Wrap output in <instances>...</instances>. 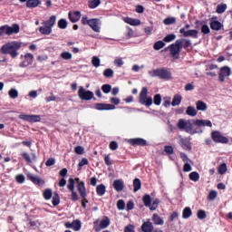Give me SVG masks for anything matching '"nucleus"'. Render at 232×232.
<instances>
[{"label":"nucleus","instance_id":"obj_61","mask_svg":"<svg viewBox=\"0 0 232 232\" xmlns=\"http://www.w3.org/2000/svg\"><path fill=\"white\" fill-rule=\"evenodd\" d=\"M61 57L64 61H70V59H72V54L69 52H63L61 53Z\"/></svg>","mask_w":232,"mask_h":232},{"label":"nucleus","instance_id":"obj_12","mask_svg":"<svg viewBox=\"0 0 232 232\" xmlns=\"http://www.w3.org/2000/svg\"><path fill=\"white\" fill-rule=\"evenodd\" d=\"M179 34H182L183 37H192L193 39L198 38V31L196 29L186 31V28L179 29Z\"/></svg>","mask_w":232,"mask_h":232},{"label":"nucleus","instance_id":"obj_60","mask_svg":"<svg viewBox=\"0 0 232 232\" xmlns=\"http://www.w3.org/2000/svg\"><path fill=\"white\" fill-rule=\"evenodd\" d=\"M25 179H26L24 178V175H23V174H18L15 177V180H16V182H18V184H24Z\"/></svg>","mask_w":232,"mask_h":232},{"label":"nucleus","instance_id":"obj_24","mask_svg":"<svg viewBox=\"0 0 232 232\" xmlns=\"http://www.w3.org/2000/svg\"><path fill=\"white\" fill-rule=\"evenodd\" d=\"M152 222L155 226H164V219L159 214L152 215Z\"/></svg>","mask_w":232,"mask_h":232},{"label":"nucleus","instance_id":"obj_16","mask_svg":"<svg viewBox=\"0 0 232 232\" xmlns=\"http://www.w3.org/2000/svg\"><path fill=\"white\" fill-rule=\"evenodd\" d=\"M179 146L187 151H191L192 150L191 141L188 138H180Z\"/></svg>","mask_w":232,"mask_h":232},{"label":"nucleus","instance_id":"obj_29","mask_svg":"<svg viewBox=\"0 0 232 232\" xmlns=\"http://www.w3.org/2000/svg\"><path fill=\"white\" fill-rule=\"evenodd\" d=\"M41 5V0H27L26 7L27 8H37Z\"/></svg>","mask_w":232,"mask_h":232},{"label":"nucleus","instance_id":"obj_13","mask_svg":"<svg viewBox=\"0 0 232 232\" xmlns=\"http://www.w3.org/2000/svg\"><path fill=\"white\" fill-rule=\"evenodd\" d=\"M27 178L33 184H35L36 186H44L46 184V181L44 179H41L39 176H34L32 174H27Z\"/></svg>","mask_w":232,"mask_h":232},{"label":"nucleus","instance_id":"obj_9","mask_svg":"<svg viewBox=\"0 0 232 232\" xmlns=\"http://www.w3.org/2000/svg\"><path fill=\"white\" fill-rule=\"evenodd\" d=\"M19 119L26 122H41V115L37 114H20Z\"/></svg>","mask_w":232,"mask_h":232},{"label":"nucleus","instance_id":"obj_21","mask_svg":"<svg viewBox=\"0 0 232 232\" xmlns=\"http://www.w3.org/2000/svg\"><path fill=\"white\" fill-rule=\"evenodd\" d=\"M115 191L118 193L124 190V180L122 179H115L112 184Z\"/></svg>","mask_w":232,"mask_h":232},{"label":"nucleus","instance_id":"obj_54","mask_svg":"<svg viewBox=\"0 0 232 232\" xmlns=\"http://www.w3.org/2000/svg\"><path fill=\"white\" fill-rule=\"evenodd\" d=\"M164 151L168 155H173V153H175V149H173V146L171 145H167L164 147Z\"/></svg>","mask_w":232,"mask_h":232},{"label":"nucleus","instance_id":"obj_63","mask_svg":"<svg viewBox=\"0 0 232 232\" xmlns=\"http://www.w3.org/2000/svg\"><path fill=\"white\" fill-rule=\"evenodd\" d=\"M210 33H211V30L209 29V26L208 24H204L201 26V34H204L206 35Z\"/></svg>","mask_w":232,"mask_h":232},{"label":"nucleus","instance_id":"obj_30","mask_svg":"<svg viewBox=\"0 0 232 232\" xmlns=\"http://www.w3.org/2000/svg\"><path fill=\"white\" fill-rule=\"evenodd\" d=\"M196 108L198 111H206L208 110V104L202 101H198L196 102Z\"/></svg>","mask_w":232,"mask_h":232},{"label":"nucleus","instance_id":"obj_34","mask_svg":"<svg viewBox=\"0 0 232 232\" xmlns=\"http://www.w3.org/2000/svg\"><path fill=\"white\" fill-rule=\"evenodd\" d=\"M191 215H193V211H191V208L189 207H187L183 209L182 212V218L185 219L189 218V217H191Z\"/></svg>","mask_w":232,"mask_h":232},{"label":"nucleus","instance_id":"obj_53","mask_svg":"<svg viewBox=\"0 0 232 232\" xmlns=\"http://www.w3.org/2000/svg\"><path fill=\"white\" fill-rule=\"evenodd\" d=\"M92 64L94 68H99V66H101V59L97 56H93L92 59Z\"/></svg>","mask_w":232,"mask_h":232},{"label":"nucleus","instance_id":"obj_5","mask_svg":"<svg viewBox=\"0 0 232 232\" xmlns=\"http://www.w3.org/2000/svg\"><path fill=\"white\" fill-rule=\"evenodd\" d=\"M182 43H183V40L179 39L175 42V44H171L169 45L170 53L172 57H175V59H179V56L177 55H180V52L182 50Z\"/></svg>","mask_w":232,"mask_h":232},{"label":"nucleus","instance_id":"obj_27","mask_svg":"<svg viewBox=\"0 0 232 232\" xmlns=\"http://www.w3.org/2000/svg\"><path fill=\"white\" fill-rule=\"evenodd\" d=\"M75 182L77 183L78 192L86 190V185L84 184V181H81V179L75 178L74 179V183Z\"/></svg>","mask_w":232,"mask_h":232},{"label":"nucleus","instance_id":"obj_37","mask_svg":"<svg viewBox=\"0 0 232 232\" xmlns=\"http://www.w3.org/2000/svg\"><path fill=\"white\" fill-rule=\"evenodd\" d=\"M188 179L193 182H198V180H200V174L197 171H193L188 175Z\"/></svg>","mask_w":232,"mask_h":232},{"label":"nucleus","instance_id":"obj_46","mask_svg":"<svg viewBox=\"0 0 232 232\" xmlns=\"http://www.w3.org/2000/svg\"><path fill=\"white\" fill-rule=\"evenodd\" d=\"M80 194V197L82 198V202L83 204H88V199L86 198L88 197V193L85 190H80V192H78Z\"/></svg>","mask_w":232,"mask_h":232},{"label":"nucleus","instance_id":"obj_56","mask_svg":"<svg viewBox=\"0 0 232 232\" xmlns=\"http://www.w3.org/2000/svg\"><path fill=\"white\" fill-rule=\"evenodd\" d=\"M197 217L199 220H204V218H206L208 215L206 214L205 210L200 209L198 211Z\"/></svg>","mask_w":232,"mask_h":232},{"label":"nucleus","instance_id":"obj_28","mask_svg":"<svg viewBox=\"0 0 232 232\" xmlns=\"http://www.w3.org/2000/svg\"><path fill=\"white\" fill-rule=\"evenodd\" d=\"M96 193L98 197H103L106 193V185L104 184H100L96 187Z\"/></svg>","mask_w":232,"mask_h":232},{"label":"nucleus","instance_id":"obj_3","mask_svg":"<svg viewBox=\"0 0 232 232\" xmlns=\"http://www.w3.org/2000/svg\"><path fill=\"white\" fill-rule=\"evenodd\" d=\"M21 28L19 27V24H14L12 26L8 24L2 25L0 27V37H3V35H14V34H19Z\"/></svg>","mask_w":232,"mask_h":232},{"label":"nucleus","instance_id":"obj_14","mask_svg":"<svg viewBox=\"0 0 232 232\" xmlns=\"http://www.w3.org/2000/svg\"><path fill=\"white\" fill-rule=\"evenodd\" d=\"M129 144L130 146H147L148 141L142 138H134V139H130L128 140Z\"/></svg>","mask_w":232,"mask_h":232},{"label":"nucleus","instance_id":"obj_62","mask_svg":"<svg viewBox=\"0 0 232 232\" xmlns=\"http://www.w3.org/2000/svg\"><path fill=\"white\" fill-rule=\"evenodd\" d=\"M102 91L103 92V93H110V92H111V85H110V84H103L102 86Z\"/></svg>","mask_w":232,"mask_h":232},{"label":"nucleus","instance_id":"obj_25","mask_svg":"<svg viewBox=\"0 0 232 232\" xmlns=\"http://www.w3.org/2000/svg\"><path fill=\"white\" fill-rule=\"evenodd\" d=\"M124 21H125V23H127V24H130V26L140 25V20H139V19H135V18H131V17H125Z\"/></svg>","mask_w":232,"mask_h":232},{"label":"nucleus","instance_id":"obj_59","mask_svg":"<svg viewBox=\"0 0 232 232\" xmlns=\"http://www.w3.org/2000/svg\"><path fill=\"white\" fill-rule=\"evenodd\" d=\"M217 197H218L217 190H211L208 195V200H215Z\"/></svg>","mask_w":232,"mask_h":232},{"label":"nucleus","instance_id":"obj_45","mask_svg":"<svg viewBox=\"0 0 232 232\" xmlns=\"http://www.w3.org/2000/svg\"><path fill=\"white\" fill-rule=\"evenodd\" d=\"M67 189H69V191H75V179L73 178L69 179Z\"/></svg>","mask_w":232,"mask_h":232},{"label":"nucleus","instance_id":"obj_18","mask_svg":"<svg viewBox=\"0 0 232 232\" xmlns=\"http://www.w3.org/2000/svg\"><path fill=\"white\" fill-rule=\"evenodd\" d=\"M108 226H110V218H105V219H102L100 222V226H97V225L94 226V231L101 232L102 229H106V227H108Z\"/></svg>","mask_w":232,"mask_h":232},{"label":"nucleus","instance_id":"obj_31","mask_svg":"<svg viewBox=\"0 0 232 232\" xmlns=\"http://www.w3.org/2000/svg\"><path fill=\"white\" fill-rule=\"evenodd\" d=\"M198 111L195 107L193 106H188L186 111V114L188 115L189 117H197Z\"/></svg>","mask_w":232,"mask_h":232},{"label":"nucleus","instance_id":"obj_57","mask_svg":"<svg viewBox=\"0 0 232 232\" xmlns=\"http://www.w3.org/2000/svg\"><path fill=\"white\" fill-rule=\"evenodd\" d=\"M182 42V48H184L185 50H188V48H189L191 46V40H188V39H180Z\"/></svg>","mask_w":232,"mask_h":232},{"label":"nucleus","instance_id":"obj_47","mask_svg":"<svg viewBox=\"0 0 232 232\" xmlns=\"http://www.w3.org/2000/svg\"><path fill=\"white\" fill-rule=\"evenodd\" d=\"M177 39V35L174 34H167L164 38L163 41L164 43H171V41H175Z\"/></svg>","mask_w":232,"mask_h":232},{"label":"nucleus","instance_id":"obj_19","mask_svg":"<svg viewBox=\"0 0 232 232\" xmlns=\"http://www.w3.org/2000/svg\"><path fill=\"white\" fill-rule=\"evenodd\" d=\"M101 22V20H99V18H92V19H90V22H89V25L92 30H93V32H101V26H99V23Z\"/></svg>","mask_w":232,"mask_h":232},{"label":"nucleus","instance_id":"obj_33","mask_svg":"<svg viewBox=\"0 0 232 232\" xmlns=\"http://www.w3.org/2000/svg\"><path fill=\"white\" fill-rule=\"evenodd\" d=\"M142 202L146 208H150V206H151V196L149 194L144 195Z\"/></svg>","mask_w":232,"mask_h":232},{"label":"nucleus","instance_id":"obj_44","mask_svg":"<svg viewBox=\"0 0 232 232\" xmlns=\"http://www.w3.org/2000/svg\"><path fill=\"white\" fill-rule=\"evenodd\" d=\"M226 10H227V5L223 4V5H218L217 6L216 12H217V14H224V12H226Z\"/></svg>","mask_w":232,"mask_h":232},{"label":"nucleus","instance_id":"obj_23","mask_svg":"<svg viewBox=\"0 0 232 232\" xmlns=\"http://www.w3.org/2000/svg\"><path fill=\"white\" fill-rule=\"evenodd\" d=\"M196 126L204 127L208 126V128H213V123L209 120H196L195 121Z\"/></svg>","mask_w":232,"mask_h":232},{"label":"nucleus","instance_id":"obj_2","mask_svg":"<svg viewBox=\"0 0 232 232\" xmlns=\"http://www.w3.org/2000/svg\"><path fill=\"white\" fill-rule=\"evenodd\" d=\"M149 74L150 75V77H158L159 79H162L163 81H169L172 78L171 72H169V69L167 68H160L150 71Z\"/></svg>","mask_w":232,"mask_h":232},{"label":"nucleus","instance_id":"obj_35","mask_svg":"<svg viewBox=\"0 0 232 232\" xmlns=\"http://www.w3.org/2000/svg\"><path fill=\"white\" fill-rule=\"evenodd\" d=\"M180 102H182V96L176 94L173 97L171 106H179Z\"/></svg>","mask_w":232,"mask_h":232},{"label":"nucleus","instance_id":"obj_4","mask_svg":"<svg viewBox=\"0 0 232 232\" xmlns=\"http://www.w3.org/2000/svg\"><path fill=\"white\" fill-rule=\"evenodd\" d=\"M139 102L143 106H147V108L153 104V98L151 96L148 97V87H142L140 92Z\"/></svg>","mask_w":232,"mask_h":232},{"label":"nucleus","instance_id":"obj_1","mask_svg":"<svg viewBox=\"0 0 232 232\" xmlns=\"http://www.w3.org/2000/svg\"><path fill=\"white\" fill-rule=\"evenodd\" d=\"M21 46H23L21 42H8L1 47L0 52L3 53V55H10L12 59H15V57L19 55V50H21Z\"/></svg>","mask_w":232,"mask_h":232},{"label":"nucleus","instance_id":"obj_26","mask_svg":"<svg viewBox=\"0 0 232 232\" xmlns=\"http://www.w3.org/2000/svg\"><path fill=\"white\" fill-rule=\"evenodd\" d=\"M141 230L143 232H153V223L150 221L144 222L141 225Z\"/></svg>","mask_w":232,"mask_h":232},{"label":"nucleus","instance_id":"obj_10","mask_svg":"<svg viewBox=\"0 0 232 232\" xmlns=\"http://www.w3.org/2000/svg\"><path fill=\"white\" fill-rule=\"evenodd\" d=\"M178 128L179 130H185L187 133H191V131H193V123L180 119L178 122Z\"/></svg>","mask_w":232,"mask_h":232},{"label":"nucleus","instance_id":"obj_49","mask_svg":"<svg viewBox=\"0 0 232 232\" xmlns=\"http://www.w3.org/2000/svg\"><path fill=\"white\" fill-rule=\"evenodd\" d=\"M159 204H160V200L159 198H156L152 203H150V206L149 207L150 211H155V209L159 208Z\"/></svg>","mask_w":232,"mask_h":232},{"label":"nucleus","instance_id":"obj_8","mask_svg":"<svg viewBox=\"0 0 232 232\" xmlns=\"http://www.w3.org/2000/svg\"><path fill=\"white\" fill-rule=\"evenodd\" d=\"M78 96L82 101H92V99H93V92L86 91V89L82 86L78 90Z\"/></svg>","mask_w":232,"mask_h":232},{"label":"nucleus","instance_id":"obj_52","mask_svg":"<svg viewBox=\"0 0 232 232\" xmlns=\"http://www.w3.org/2000/svg\"><path fill=\"white\" fill-rule=\"evenodd\" d=\"M53 206L57 207L58 204H61V198L59 197L58 193H55L53 197Z\"/></svg>","mask_w":232,"mask_h":232},{"label":"nucleus","instance_id":"obj_64","mask_svg":"<svg viewBox=\"0 0 232 232\" xmlns=\"http://www.w3.org/2000/svg\"><path fill=\"white\" fill-rule=\"evenodd\" d=\"M74 151L77 155H82L84 153V147L82 146H76Z\"/></svg>","mask_w":232,"mask_h":232},{"label":"nucleus","instance_id":"obj_38","mask_svg":"<svg viewBox=\"0 0 232 232\" xmlns=\"http://www.w3.org/2000/svg\"><path fill=\"white\" fill-rule=\"evenodd\" d=\"M53 195V192H52L51 188L44 189L43 193V197L45 200H50L52 198V196Z\"/></svg>","mask_w":232,"mask_h":232},{"label":"nucleus","instance_id":"obj_7","mask_svg":"<svg viewBox=\"0 0 232 232\" xmlns=\"http://www.w3.org/2000/svg\"><path fill=\"white\" fill-rule=\"evenodd\" d=\"M22 63L19 64L20 68H26L34 63V54L27 53L20 55Z\"/></svg>","mask_w":232,"mask_h":232},{"label":"nucleus","instance_id":"obj_11","mask_svg":"<svg viewBox=\"0 0 232 232\" xmlns=\"http://www.w3.org/2000/svg\"><path fill=\"white\" fill-rule=\"evenodd\" d=\"M231 75V68L228 66H223L219 70L218 79L220 82H224L226 81V77H229Z\"/></svg>","mask_w":232,"mask_h":232},{"label":"nucleus","instance_id":"obj_42","mask_svg":"<svg viewBox=\"0 0 232 232\" xmlns=\"http://www.w3.org/2000/svg\"><path fill=\"white\" fill-rule=\"evenodd\" d=\"M166 46V43L162 42V41H158L154 44L153 45V48L156 50V51H159V50H162V48H164Z\"/></svg>","mask_w":232,"mask_h":232},{"label":"nucleus","instance_id":"obj_39","mask_svg":"<svg viewBox=\"0 0 232 232\" xmlns=\"http://www.w3.org/2000/svg\"><path fill=\"white\" fill-rule=\"evenodd\" d=\"M101 5V0H89L88 6L89 8L94 9Z\"/></svg>","mask_w":232,"mask_h":232},{"label":"nucleus","instance_id":"obj_48","mask_svg":"<svg viewBox=\"0 0 232 232\" xmlns=\"http://www.w3.org/2000/svg\"><path fill=\"white\" fill-rule=\"evenodd\" d=\"M153 102L156 106H160V103L162 102V96L160 94H155Z\"/></svg>","mask_w":232,"mask_h":232},{"label":"nucleus","instance_id":"obj_50","mask_svg":"<svg viewBox=\"0 0 232 232\" xmlns=\"http://www.w3.org/2000/svg\"><path fill=\"white\" fill-rule=\"evenodd\" d=\"M8 95L11 99H17V97H19V92H17L15 89H11L8 92Z\"/></svg>","mask_w":232,"mask_h":232},{"label":"nucleus","instance_id":"obj_17","mask_svg":"<svg viewBox=\"0 0 232 232\" xmlns=\"http://www.w3.org/2000/svg\"><path fill=\"white\" fill-rule=\"evenodd\" d=\"M210 28L211 30L218 32L224 28V24H222L218 20H215V17H212L210 20Z\"/></svg>","mask_w":232,"mask_h":232},{"label":"nucleus","instance_id":"obj_15","mask_svg":"<svg viewBox=\"0 0 232 232\" xmlns=\"http://www.w3.org/2000/svg\"><path fill=\"white\" fill-rule=\"evenodd\" d=\"M94 108L95 110H99L100 111H110L115 110V105L110 103H95Z\"/></svg>","mask_w":232,"mask_h":232},{"label":"nucleus","instance_id":"obj_58","mask_svg":"<svg viewBox=\"0 0 232 232\" xmlns=\"http://www.w3.org/2000/svg\"><path fill=\"white\" fill-rule=\"evenodd\" d=\"M103 75L107 79H110V78L113 77V70H111V69H105L104 72H103Z\"/></svg>","mask_w":232,"mask_h":232},{"label":"nucleus","instance_id":"obj_40","mask_svg":"<svg viewBox=\"0 0 232 232\" xmlns=\"http://www.w3.org/2000/svg\"><path fill=\"white\" fill-rule=\"evenodd\" d=\"M164 24L169 26V24H175L177 23V18L175 17H167L163 20Z\"/></svg>","mask_w":232,"mask_h":232},{"label":"nucleus","instance_id":"obj_32","mask_svg":"<svg viewBox=\"0 0 232 232\" xmlns=\"http://www.w3.org/2000/svg\"><path fill=\"white\" fill-rule=\"evenodd\" d=\"M39 32L42 34V35H50L52 34V28L44 25L39 27Z\"/></svg>","mask_w":232,"mask_h":232},{"label":"nucleus","instance_id":"obj_36","mask_svg":"<svg viewBox=\"0 0 232 232\" xmlns=\"http://www.w3.org/2000/svg\"><path fill=\"white\" fill-rule=\"evenodd\" d=\"M133 188H134V193H137V191H139L140 188H142V182L138 178H136L133 180Z\"/></svg>","mask_w":232,"mask_h":232},{"label":"nucleus","instance_id":"obj_55","mask_svg":"<svg viewBox=\"0 0 232 232\" xmlns=\"http://www.w3.org/2000/svg\"><path fill=\"white\" fill-rule=\"evenodd\" d=\"M227 171V165L226 163H222L218 168L219 175H224Z\"/></svg>","mask_w":232,"mask_h":232},{"label":"nucleus","instance_id":"obj_20","mask_svg":"<svg viewBox=\"0 0 232 232\" xmlns=\"http://www.w3.org/2000/svg\"><path fill=\"white\" fill-rule=\"evenodd\" d=\"M55 23H57V16L51 15L50 18L44 22H43L44 26H47L48 28H53L55 26Z\"/></svg>","mask_w":232,"mask_h":232},{"label":"nucleus","instance_id":"obj_51","mask_svg":"<svg viewBox=\"0 0 232 232\" xmlns=\"http://www.w3.org/2000/svg\"><path fill=\"white\" fill-rule=\"evenodd\" d=\"M117 208L120 211H124V209H126V203L124 202L123 199L118 200V202H117Z\"/></svg>","mask_w":232,"mask_h":232},{"label":"nucleus","instance_id":"obj_22","mask_svg":"<svg viewBox=\"0 0 232 232\" xmlns=\"http://www.w3.org/2000/svg\"><path fill=\"white\" fill-rule=\"evenodd\" d=\"M69 19L71 23H77L78 21L81 20V12L80 11H75L73 13L69 12Z\"/></svg>","mask_w":232,"mask_h":232},{"label":"nucleus","instance_id":"obj_43","mask_svg":"<svg viewBox=\"0 0 232 232\" xmlns=\"http://www.w3.org/2000/svg\"><path fill=\"white\" fill-rule=\"evenodd\" d=\"M81 227H82L81 220L75 219L72 221V229L74 231H81Z\"/></svg>","mask_w":232,"mask_h":232},{"label":"nucleus","instance_id":"obj_6","mask_svg":"<svg viewBox=\"0 0 232 232\" xmlns=\"http://www.w3.org/2000/svg\"><path fill=\"white\" fill-rule=\"evenodd\" d=\"M211 139L218 144H227V142H229V139L222 135V133H220L218 130H214L211 132Z\"/></svg>","mask_w":232,"mask_h":232},{"label":"nucleus","instance_id":"obj_41","mask_svg":"<svg viewBox=\"0 0 232 232\" xmlns=\"http://www.w3.org/2000/svg\"><path fill=\"white\" fill-rule=\"evenodd\" d=\"M68 27V22L66 21V19H60L58 21V28H61V30H65V28Z\"/></svg>","mask_w":232,"mask_h":232}]
</instances>
